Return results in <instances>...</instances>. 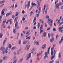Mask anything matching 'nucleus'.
Wrapping results in <instances>:
<instances>
[{
	"label": "nucleus",
	"mask_w": 63,
	"mask_h": 63,
	"mask_svg": "<svg viewBox=\"0 0 63 63\" xmlns=\"http://www.w3.org/2000/svg\"><path fill=\"white\" fill-rule=\"evenodd\" d=\"M8 48L7 47L6 48H5V49L3 51V52H2V53L3 54H4V53L5 52H6V53L8 52V51H7V50H8Z\"/></svg>",
	"instance_id": "f257e3e1"
},
{
	"label": "nucleus",
	"mask_w": 63,
	"mask_h": 63,
	"mask_svg": "<svg viewBox=\"0 0 63 63\" xmlns=\"http://www.w3.org/2000/svg\"><path fill=\"white\" fill-rule=\"evenodd\" d=\"M18 22H16L15 25V27H16V29H18L19 28V27L18 26Z\"/></svg>",
	"instance_id": "f03ea898"
},
{
	"label": "nucleus",
	"mask_w": 63,
	"mask_h": 63,
	"mask_svg": "<svg viewBox=\"0 0 63 63\" xmlns=\"http://www.w3.org/2000/svg\"><path fill=\"white\" fill-rule=\"evenodd\" d=\"M31 56V53H30L28 54V56L26 59V60H28V59L30 58Z\"/></svg>",
	"instance_id": "7ed1b4c3"
},
{
	"label": "nucleus",
	"mask_w": 63,
	"mask_h": 63,
	"mask_svg": "<svg viewBox=\"0 0 63 63\" xmlns=\"http://www.w3.org/2000/svg\"><path fill=\"white\" fill-rule=\"evenodd\" d=\"M62 28L61 27H60L58 29L59 30V32H61V33L63 31V30H62Z\"/></svg>",
	"instance_id": "20e7f679"
},
{
	"label": "nucleus",
	"mask_w": 63,
	"mask_h": 63,
	"mask_svg": "<svg viewBox=\"0 0 63 63\" xmlns=\"http://www.w3.org/2000/svg\"><path fill=\"white\" fill-rule=\"evenodd\" d=\"M54 38L53 37H52L50 40V43H52L53 41H54Z\"/></svg>",
	"instance_id": "39448f33"
},
{
	"label": "nucleus",
	"mask_w": 63,
	"mask_h": 63,
	"mask_svg": "<svg viewBox=\"0 0 63 63\" xmlns=\"http://www.w3.org/2000/svg\"><path fill=\"white\" fill-rule=\"evenodd\" d=\"M39 0H37V4H38V6L37 7V8L38 9L40 6V2H39Z\"/></svg>",
	"instance_id": "423d86ee"
},
{
	"label": "nucleus",
	"mask_w": 63,
	"mask_h": 63,
	"mask_svg": "<svg viewBox=\"0 0 63 63\" xmlns=\"http://www.w3.org/2000/svg\"><path fill=\"white\" fill-rule=\"evenodd\" d=\"M52 20H51L50 21V23L49 24V25L50 26V27H52V22H53Z\"/></svg>",
	"instance_id": "0eeeda50"
},
{
	"label": "nucleus",
	"mask_w": 63,
	"mask_h": 63,
	"mask_svg": "<svg viewBox=\"0 0 63 63\" xmlns=\"http://www.w3.org/2000/svg\"><path fill=\"white\" fill-rule=\"evenodd\" d=\"M34 44H35V45H37V46H39V42H37L36 41H35L34 42Z\"/></svg>",
	"instance_id": "6e6552de"
},
{
	"label": "nucleus",
	"mask_w": 63,
	"mask_h": 63,
	"mask_svg": "<svg viewBox=\"0 0 63 63\" xmlns=\"http://www.w3.org/2000/svg\"><path fill=\"white\" fill-rule=\"evenodd\" d=\"M63 36L61 38V39L60 40V41H59V44H60L61 43H62V42L63 41Z\"/></svg>",
	"instance_id": "1a4fd4ad"
},
{
	"label": "nucleus",
	"mask_w": 63,
	"mask_h": 63,
	"mask_svg": "<svg viewBox=\"0 0 63 63\" xmlns=\"http://www.w3.org/2000/svg\"><path fill=\"white\" fill-rule=\"evenodd\" d=\"M6 40H7V38H5V40L3 43V46H4V44H5V42H6Z\"/></svg>",
	"instance_id": "9d476101"
},
{
	"label": "nucleus",
	"mask_w": 63,
	"mask_h": 63,
	"mask_svg": "<svg viewBox=\"0 0 63 63\" xmlns=\"http://www.w3.org/2000/svg\"><path fill=\"white\" fill-rule=\"evenodd\" d=\"M28 42V41H27L25 40L23 42V44H26Z\"/></svg>",
	"instance_id": "9b49d317"
},
{
	"label": "nucleus",
	"mask_w": 63,
	"mask_h": 63,
	"mask_svg": "<svg viewBox=\"0 0 63 63\" xmlns=\"http://www.w3.org/2000/svg\"><path fill=\"white\" fill-rule=\"evenodd\" d=\"M4 10L3 9L1 11V14L2 15H4Z\"/></svg>",
	"instance_id": "f8f14e48"
},
{
	"label": "nucleus",
	"mask_w": 63,
	"mask_h": 63,
	"mask_svg": "<svg viewBox=\"0 0 63 63\" xmlns=\"http://www.w3.org/2000/svg\"><path fill=\"white\" fill-rule=\"evenodd\" d=\"M30 36L29 37H27V36H26V39H27L28 40H30Z\"/></svg>",
	"instance_id": "ddd939ff"
},
{
	"label": "nucleus",
	"mask_w": 63,
	"mask_h": 63,
	"mask_svg": "<svg viewBox=\"0 0 63 63\" xmlns=\"http://www.w3.org/2000/svg\"><path fill=\"white\" fill-rule=\"evenodd\" d=\"M35 48H32V50H31V53H33L34 52V50H35Z\"/></svg>",
	"instance_id": "4468645a"
},
{
	"label": "nucleus",
	"mask_w": 63,
	"mask_h": 63,
	"mask_svg": "<svg viewBox=\"0 0 63 63\" xmlns=\"http://www.w3.org/2000/svg\"><path fill=\"white\" fill-rule=\"evenodd\" d=\"M13 59L15 60H16V61H17V58H16V56H15L14 57Z\"/></svg>",
	"instance_id": "2eb2a0df"
},
{
	"label": "nucleus",
	"mask_w": 63,
	"mask_h": 63,
	"mask_svg": "<svg viewBox=\"0 0 63 63\" xmlns=\"http://www.w3.org/2000/svg\"><path fill=\"white\" fill-rule=\"evenodd\" d=\"M5 49V48L4 47H1L0 49L2 51H3Z\"/></svg>",
	"instance_id": "dca6fc26"
},
{
	"label": "nucleus",
	"mask_w": 63,
	"mask_h": 63,
	"mask_svg": "<svg viewBox=\"0 0 63 63\" xmlns=\"http://www.w3.org/2000/svg\"><path fill=\"white\" fill-rule=\"evenodd\" d=\"M47 47V45L46 44H44L42 46V47Z\"/></svg>",
	"instance_id": "f3484780"
},
{
	"label": "nucleus",
	"mask_w": 63,
	"mask_h": 63,
	"mask_svg": "<svg viewBox=\"0 0 63 63\" xmlns=\"http://www.w3.org/2000/svg\"><path fill=\"white\" fill-rule=\"evenodd\" d=\"M18 18V17L17 16L16 17L15 19L14 20L15 21L14 22H16V20H17V18Z\"/></svg>",
	"instance_id": "a211bd4d"
},
{
	"label": "nucleus",
	"mask_w": 63,
	"mask_h": 63,
	"mask_svg": "<svg viewBox=\"0 0 63 63\" xmlns=\"http://www.w3.org/2000/svg\"><path fill=\"white\" fill-rule=\"evenodd\" d=\"M10 49H11L12 50H14V49H16V47H10Z\"/></svg>",
	"instance_id": "6ab92c4d"
},
{
	"label": "nucleus",
	"mask_w": 63,
	"mask_h": 63,
	"mask_svg": "<svg viewBox=\"0 0 63 63\" xmlns=\"http://www.w3.org/2000/svg\"><path fill=\"white\" fill-rule=\"evenodd\" d=\"M60 6V4L59 3H58L57 4L56 6V7H57Z\"/></svg>",
	"instance_id": "aec40b11"
},
{
	"label": "nucleus",
	"mask_w": 63,
	"mask_h": 63,
	"mask_svg": "<svg viewBox=\"0 0 63 63\" xmlns=\"http://www.w3.org/2000/svg\"><path fill=\"white\" fill-rule=\"evenodd\" d=\"M59 58H61V53H60L59 55Z\"/></svg>",
	"instance_id": "412c9836"
},
{
	"label": "nucleus",
	"mask_w": 63,
	"mask_h": 63,
	"mask_svg": "<svg viewBox=\"0 0 63 63\" xmlns=\"http://www.w3.org/2000/svg\"><path fill=\"white\" fill-rule=\"evenodd\" d=\"M46 32H44L43 34V36L45 37L46 36Z\"/></svg>",
	"instance_id": "4be33fe9"
},
{
	"label": "nucleus",
	"mask_w": 63,
	"mask_h": 63,
	"mask_svg": "<svg viewBox=\"0 0 63 63\" xmlns=\"http://www.w3.org/2000/svg\"><path fill=\"white\" fill-rule=\"evenodd\" d=\"M3 17V15H1L0 16V23L1 22V19H2V17Z\"/></svg>",
	"instance_id": "5701e85b"
},
{
	"label": "nucleus",
	"mask_w": 63,
	"mask_h": 63,
	"mask_svg": "<svg viewBox=\"0 0 63 63\" xmlns=\"http://www.w3.org/2000/svg\"><path fill=\"white\" fill-rule=\"evenodd\" d=\"M7 59V57L6 56H4L3 57V60H5V59Z\"/></svg>",
	"instance_id": "b1692460"
},
{
	"label": "nucleus",
	"mask_w": 63,
	"mask_h": 63,
	"mask_svg": "<svg viewBox=\"0 0 63 63\" xmlns=\"http://www.w3.org/2000/svg\"><path fill=\"white\" fill-rule=\"evenodd\" d=\"M48 5H47L46 6V8L45 10L47 11V10H48Z\"/></svg>",
	"instance_id": "393cba45"
},
{
	"label": "nucleus",
	"mask_w": 63,
	"mask_h": 63,
	"mask_svg": "<svg viewBox=\"0 0 63 63\" xmlns=\"http://www.w3.org/2000/svg\"><path fill=\"white\" fill-rule=\"evenodd\" d=\"M3 34H2L1 33H0V38H2L3 37Z\"/></svg>",
	"instance_id": "a878e982"
},
{
	"label": "nucleus",
	"mask_w": 63,
	"mask_h": 63,
	"mask_svg": "<svg viewBox=\"0 0 63 63\" xmlns=\"http://www.w3.org/2000/svg\"><path fill=\"white\" fill-rule=\"evenodd\" d=\"M41 55V53H38L37 54V56L38 57L40 55Z\"/></svg>",
	"instance_id": "bb28decb"
},
{
	"label": "nucleus",
	"mask_w": 63,
	"mask_h": 63,
	"mask_svg": "<svg viewBox=\"0 0 63 63\" xmlns=\"http://www.w3.org/2000/svg\"><path fill=\"white\" fill-rule=\"evenodd\" d=\"M50 49V47H49L47 53L48 54H49V50Z\"/></svg>",
	"instance_id": "cd10ccee"
},
{
	"label": "nucleus",
	"mask_w": 63,
	"mask_h": 63,
	"mask_svg": "<svg viewBox=\"0 0 63 63\" xmlns=\"http://www.w3.org/2000/svg\"><path fill=\"white\" fill-rule=\"evenodd\" d=\"M29 49V47H25V50H28Z\"/></svg>",
	"instance_id": "c85d7f7f"
},
{
	"label": "nucleus",
	"mask_w": 63,
	"mask_h": 63,
	"mask_svg": "<svg viewBox=\"0 0 63 63\" xmlns=\"http://www.w3.org/2000/svg\"><path fill=\"white\" fill-rule=\"evenodd\" d=\"M32 5H34V6H36V4L35 3H33V2H32Z\"/></svg>",
	"instance_id": "c756f323"
},
{
	"label": "nucleus",
	"mask_w": 63,
	"mask_h": 63,
	"mask_svg": "<svg viewBox=\"0 0 63 63\" xmlns=\"http://www.w3.org/2000/svg\"><path fill=\"white\" fill-rule=\"evenodd\" d=\"M43 30H40V34H42V33H43Z\"/></svg>",
	"instance_id": "7c9ffc66"
},
{
	"label": "nucleus",
	"mask_w": 63,
	"mask_h": 63,
	"mask_svg": "<svg viewBox=\"0 0 63 63\" xmlns=\"http://www.w3.org/2000/svg\"><path fill=\"white\" fill-rule=\"evenodd\" d=\"M6 20L5 19L3 21L2 24H5V23H6Z\"/></svg>",
	"instance_id": "2f4dec72"
},
{
	"label": "nucleus",
	"mask_w": 63,
	"mask_h": 63,
	"mask_svg": "<svg viewBox=\"0 0 63 63\" xmlns=\"http://www.w3.org/2000/svg\"><path fill=\"white\" fill-rule=\"evenodd\" d=\"M40 24L39 23H38V29H39V28L40 27Z\"/></svg>",
	"instance_id": "473e14b6"
},
{
	"label": "nucleus",
	"mask_w": 63,
	"mask_h": 63,
	"mask_svg": "<svg viewBox=\"0 0 63 63\" xmlns=\"http://www.w3.org/2000/svg\"><path fill=\"white\" fill-rule=\"evenodd\" d=\"M39 12L38 13L39 14L40 13V12H41V7H39Z\"/></svg>",
	"instance_id": "72a5a7b5"
},
{
	"label": "nucleus",
	"mask_w": 63,
	"mask_h": 63,
	"mask_svg": "<svg viewBox=\"0 0 63 63\" xmlns=\"http://www.w3.org/2000/svg\"><path fill=\"white\" fill-rule=\"evenodd\" d=\"M36 21V18H34L33 23H34Z\"/></svg>",
	"instance_id": "f704fd0d"
},
{
	"label": "nucleus",
	"mask_w": 63,
	"mask_h": 63,
	"mask_svg": "<svg viewBox=\"0 0 63 63\" xmlns=\"http://www.w3.org/2000/svg\"><path fill=\"white\" fill-rule=\"evenodd\" d=\"M9 15H10V16H12L13 14L12 12H11V11H10V12H9Z\"/></svg>",
	"instance_id": "c9c22d12"
},
{
	"label": "nucleus",
	"mask_w": 63,
	"mask_h": 63,
	"mask_svg": "<svg viewBox=\"0 0 63 63\" xmlns=\"http://www.w3.org/2000/svg\"><path fill=\"white\" fill-rule=\"evenodd\" d=\"M9 21H10V24H11L12 23V20L10 19L9 20Z\"/></svg>",
	"instance_id": "e433bc0d"
},
{
	"label": "nucleus",
	"mask_w": 63,
	"mask_h": 63,
	"mask_svg": "<svg viewBox=\"0 0 63 63\" xmlns=\"http://www.w3.org/2000/svg\"><path fill=\"white\" fill-rule=\"evenodd\" d=\"M33 14V12L32 11H31L30 14V16H31L32 15V14Z\"/></svg>",
	"instance_id": "4c0bfd02"
},
{
	"label": "nucleus",
	"mask_w": 63,
	"mask_h": 63,
	"mask_svg": "<svg viewBox=\"0 0 63 63\" xmlns=\"http://www.w3.org/2000/svg\"><path fill=\"white\" fill-rule=\"evenodd\" d=\"M43 25H41L40 27V30H42V29H43Z\"/></svg>",
	"instance_id": "58836bf2"
},
{
	"label": "nucleus",
	"mask_w": 63,
	"mask_h": 63,
	"mask_svg": "<svg viewBox=\"0 0 63 63\" xmlns=\"http://www.w3.org/2000/svg\"><path fill=\"white\" fill-rule=\"evenodd\" d=\"M23 58H21L20 61H19V62H21V61H22V60H23Z\"/></svg>",
	"instance_id": "ea45409f"
},
{
	"label": "nucleus",
	"mask_w": 63,
	"mask_h": 63,
	"mask_svg": "<svg viewBox=\"0 0 63 63\" xmlns=\"http://www.w3.org/2000/svg\"><path fill=\"white\" fill-rule=\"evenodd\" d=\"M40 22L41 23H44V21H43V20H40Z\"/></svg>",
	"instance_id": "a19ab883"
},
{
	"label": "nucleus",
	"mask_w": 63,
	"mask_h": 63,
	"mask_svg": "<svg viewBox=\"0 0 63 63\" xmlns=\"http://www.w3.org/2000/svg\"><path fill=\"white\" fill-rule=\"evenodd\" d=\"M53 58H54V56L52 55L51 58V60H52Z\"/></svg>",
	"instance_id": "79ce46f5"
},
{
	"label": "nucleus",
	"mask_w": 63,
	"mask_h": 63,
	"mask_svg": "<svg viewBox=\"0 0 63 63\" xmlns=\"http://www.w3.org/2000/svg\"><path fill=\"white\" fill-rule=\"evenodd\" d=\"M39 16L40 15L39 14H38L36 15V17H38V16Z\"/></svg>",
	"instance_id": "37998d69"
},
{
	"label": "nucleus",
	"mask_w": 63,
	"mask_h": 63,
	"mask_svg": "<svg viewBox=\"0 0 63 63\" xmlns=\"http://www.w3.org/2000/svg\"><path fill=\"white\" fill-rule=\"evenodd\" d=\"M9 15H10V14H9V13H8L6 15V16L7 17L8 16H9Z\"/></svg>",
	"instance_id": "c03bdc74"
},
{
	"label": "nucleus",
	"mask_w": 63,
	"mask_h": 63,
	"mask_svg": "<svg viewBox=\"0 0 63 63\" xmlns=\"http://www.w3.org/2000/svg\"><path fill=\"white\" fill-rule=\"evenodd\" d=\"M60 19H59L58 21V24H59L60 23Z\"/></svg>",
	"instance_id": "a18cd8bd"
},
{
	"label": "nucleus",
	"mask_w": 63,
	"mask_h": 63,
	"mask_svg": "<svg viewBox=\"0 0 63 63\" xmlns=\"http://www.w3.org/2000/svg\"><path fill=\"white\" fill-rule=\"evenodd\" d=\"M54 62V60H52V61H50L49 62V63H52Z\"/></svg>",
	"instance_id": "49530a36"
},
{
	"label": "nucleus",
	"mask_w": 63,
	"mask_h": 63,
	"mask_svg": "<svg viewBox=\"0 0 63 63\" xmlns=\"http://www.w3.org/2000/svg\"><path fill=\"white\" fill-rule=\"evenodd\" d=\"M30 6V4H28L27 5V8H29V7Z\"/></svg>",
	"instance_id": "de8ad7c7"
},
{
	"label": "nucleus",
	"mask_w": 63,
	"mask_h": 63,
	"mask_svg": "<svg viewBox=\"0 0 63 63\" xmlns=\"http://www.w3.org/2000/svg\"><path fill=\"white\" fill-rule=\"evenodd\" d=\"M50 36H51V37H53V33H51L50 34Z\"/></svg>",
	"instance_id": "09e8293b"
},
{
	"label": "nucleus",
	"mask_w": 63,
	"mask_h": 63,
	"mask_svg": "<svg viewBox=\"0 0 63 63\" xmlns=\"http://www.w3.org/2000/svg\"><path fill=\"white\" fill-rule=\"evenodd\" d=\"M46 4H45L44 5V10H45L46 9Z\"/></svg>",
	"instance_id": "8fccbe9b"
},
{
	"label": "nucleus",
	"mask_w": 63,
	"mask_h": 63,
	"mask_svg": "<svg viewBox=\"0 0 63 63\" xmlns=\"http://www.w3.org/2000/svg\"><path fill=\"white\" fill-rule=\"evenodd\" d=\"M13 54H14V55H16V52L14 51L13 52Z\"/></svg>",
	"instance_id": "3c124183"
},
{
	"label": "nucleus",
	"mask_w": 63,
	"mask_h": 63,
	"mask_svg": "<svg viewBox=\"0 0 63 63\" xmlns=\"http://www.w3.org/2000/svg\"><path fill=\"white\" fill-rule=\"evenodd\" d=\"M21 43V40H19V44H20Z\"/></svg>",
	"instance_id": "603ef678"
},
{
	"label": "nucleus",
	"mask_w": 63,
	"mask_h": 63,
	"mask_svg": "<svg viewBox=\"0 0 63 63\" xmlns=\"http://www.w3.org/2000/svg\"><path fill=\"white\" fill-rule=\"evenodd\" d=\"M17 62V61H16V60H14V62H13V63H16V62Z\"/></svg>",
	"instance_id": "864d4df0"
},
{
	"label": "nucleus",
	"mask_w": 63,
	"mask_h": 63,
	"mask_svg": "<svg viewBox=\"0 0 63 63\" xmlns=\"http://www.w3.org/2000/svg\"><path fill=\"white\" fill-rule=\"evenodd\" d=\"M1 1V3H4V2H5V1L4 0H2Z\"/></svg>",
	"instance_id": "5fc2aeb1"
},
{
	"label": "nucleus",
	"mask_w": 63,
	"mask_h": 63,
	"mask_svg": "<svg viewBox=\"0 0 63 63\" xmlns=\"http://www.w3.org/2000/svg\"><path fill=\"white\" fill-rule=\"evenodd\" d=\"M22 20H25V18L24 17L22 18Z\"/></svg>",
	"instance_id": "6e6d98bb"
},
{
	"label": "nucleus",
	"mask_w": 63,
	"mask_h": 63,
	"mask_svg": "<svg viewBox=\"0 0 63 63\" xmlns=\"http://www.w3.org/2000/svg\"><path fill=\"white\" fill-rule=\"evenodd\" d=\"M12 17L13 19H14V18H15V15H13L12 16Z\"/></svg>",
	"instance_id": "4d7b16f0"
},
{
	"label": "nucleus",
	"mask_w": 63,
	"mask_h": 63,
	"mask_svg": "<svg viewBox=\"0 0 63 63\" xmlns=\"http://www.w3.org/2000/svg\"><path fill=\"white\" fill-rule=\"evenodd\" d=\"M53 30L54 31H55L56 30L55 29V28H54Z\"/></svg>",
	"instance_id": "13d9d810"
},
{
	"label": "nucleus",
	"mask_w": 63,
	"mask_h": 63,
	"mask_svg": "<svg viewBox=\"0 0 63 63\" xmlns=\"http://www.w3.org/2000/svg\"><path fill=\"white\" fill-rule=\"evenodd\" d=\"M50 28L49 27L48 28H47V31H48L50 29Z\"/></svg>",
	"instance_id": "bf43d9fd"
},
{
	"label": "nucleus",
	"mask_w": 63,
	"mask_h": 63,
	"mask_svg": "<svg viewBox=\"0 0 63 63\" xmlns=\"http://www.w3.org/2000/svg\"><path fill=\"white\" fill-rule=\"evenodd\" d=\"M46 18H48H48H49V17L48 15H47V16H46Z\"/></svg>",
	"instance_id": "052dcab7"
},
{
	"label": "nucleus",
	"mask_w": 63,
	"mask_h": 63,
	"mask_svg": "<svg viewBox=\"0 0 63 63\" xmlns=\"http://www.w3.org/2000/svg\"><path fill=\"white\" fill-rule=\"evenodd\" d=\"M27 47H30V45H29L28 46V45H27L26 46Z\"/></svg>",
	"instance_id": "680f3d73"
},
{
	"label": "nucleus",
	"mask_w": 63,
	"mask_h": 63,
	"mask_svg": "<svg viewBox=\"0 0 63 63\" xmlns=\"http://www.w3.org/2000/svg\"><path fill=\"white\" fill-rule=\"evenodd\" d=\"M54 55H55V53H56V52H55V50H54Z\"/></svg>",
	"instance_id": "e2e57ef3"
},
{
	"label": "nucleus",
	"mask_w": 63,
	"mask_h": 63,
	"mask_svg": "<svg viewBox=\"0 0 63 63\" xmlns=\"http://www.w3.org/2000/svg\"><path fill=\"white\" fill-rule=\"evenodd\" d=\"M25 30H27V29H28V27H26L25 28Z\"/></svg>",
	"instance_id": "0e129e2a"
},
{
	"label": "nucleus",
	"mask_w": 63,
	"mask_h": 63,
	"mask_svg": "<svg viewBox=\"0 0 63 63\" xmlns=\"http://www.w3.org/2000/svg\"><path fill=\"white\" fill-rule=\"evenodd\" d=\"M3 62V60L2 59H1L0 61V63H1Z\"/></svg>",
	"instance_id": "69168bd1"
},
{
	"label": "nucleus",
	"mask_w": 63,
	"mask_h": 63,
	"mask_svg": "<svg viewBox=\"0 0 63 63\" xmlns=\"http://www.w3.org/2000/svg\"><path fill=\"white\" fill-rule=\"evenodd\" d=\"M16 16H18V12H16Z\"/></svg>",
	"instance_id": "338daca9"
},
{
	"label": "nucleus",
	"mask_w": 63,
	"mask_h": 63,
	"mask_svg": "<svg viewBox=\"0 0 63 63\" xmlns=\"http://www.w3.org/2000/svg\"><path fill=\"white\" fill-rule=\"evenodd\" d=\"M63 24V21L61 22L60 24V25H61V24Z\"/></svg>",
	"instance_id": "774afa93"
}]
</instances>
